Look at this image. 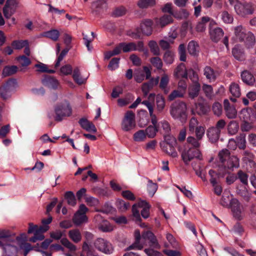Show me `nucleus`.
Returning a JSON list of instances; mask_svg holds the SVG:
<instances>
[{"instance_id":"obj_54","label":"nucleus","mask_w":256,"mask_h":256,"mask_svg":"<svg viewBox=\"0 0 256 256\" xmlns=\"http://www.w3.org/2000/svg\"><path fill=\"white\" fill-rule=\"evenodd\" d=\"M237 178L244 185H248V176L242 170H239L237 174Z\"/></svg>"},{"instance_id":"obj_43","label":"nucleus","mask_w":256,"mask_h":256,"mask_svg":"<svg viewBox=\"0 0 256 256\" xmlns=\"http://www.w3.org/2000/svg\"><path fill=\"white\" fill-rule=\"evenodd\" d=\"M146 138V135L144 130H139L133 135V139L135 142H141L144 141Z\"/></svg>"},{"instance_id":"obj_21","label":"nucleus","mask_w":256,"mask_h":256,"mask_svg":"<svg viewBox=\"0 0 256 256\" xmlns=\"http://www.w3.org/2000/svg\"><path fill=\"white\" fill-rule=\"evenodd\" d=\"M79 124L81 127L88 132H96L97 130L94 124L87 119L82 118L80 120Z\"/></svg>"},{"instance_id":"obj_49","label":"nucleus","mask_w":256,"mask_h":256,"mask_svg":"<svg viewBox=\"0 0 256 256\" xmlns=\"http://www.w3.org/2000/svg\"><path fill=\"white\" fill-rule=\"evenodd\" d=\"M202 89L207 98H212L214 96L213 88L210 85L204 84L202 86Z\"/></svg>"},{"instance_id":"obj_5","label":"nucleus","mask_w":256,"mask_h":256,"mask_svg":"<svg viewBox=\"0 0 256 256\" xmlns=\"http://www.w3.org/2000/svg\"><path fill=\"white\" fill-rule=\"evenodd\" d=\"M150 206L149 204L144 200H140L137 203L134 204L132 206V212L134 220L140 222L141 220L138 208H142L141 215L144 218H147L150 216Z\"/></svg>"},{"instance_id":"obj_10","label":"nucleus","mask_w":256,"mask_h":256,"mask_svg":"<svg viewBox=\"0 0 256 256\" xmlns=\"http://www.w3.org/2000/svg\"><path fill=\"white\" fill-rule=\"evenodd\" d=\"M88 211V208L83 204L80 205L78 210L74 214L72 221L76 226L88 222V218L86 213Z\"/></svg>"},{"instance_id":"obj_19","label":"nucleus","mask_w":256,"mask_h":256,"mask_svg":"<svg viewBox=\"0 0 256 256\" xmlns=\"http://www.w3.org/2000/svg\"><path fill=\"white\" fill-rule=\"evenodd\" d=\"M224 105L226 116L228 118H236L237 116V111L235 106L233 104H230L228 100H224Z\"/></svg>"},{"instance_id":"obj_17","label":"nucleus","mask_w":256,"mask_h":256,"mask_svg":"<svg viewBox=\"0 0 256 256\" xmlns=\"http://www.w3.org/2000/svg\"><path fill=\"white\" fill-rule=\"evenodd\" d=\"M18 0H7L3 9L4 14L6 18H9L14 14L18 6Z\"/></svg>"},{"instance_id":"obj_6","label":"nucleus","mask_w":256,"mask_h":256,"mask_svg":"<svg viewBox=\"0 0 256 256\" xmlns=\"http://www.w3.org/2000/svg\"><path fill=\"white\" fill-rule=\"evenodd\" d=\"M54 120L60 122L66 117L70 116L72 114V108L66 100L57 104L54 108Z\"/></svg>"},{"instance_id":"obj_30","label":"nucleus","mask_w":256,"mask_h":256,"mask_svg":"<svg viewBox=\"0 0 256 256\" xmlns=\"http://www.w3.org/2000/svg\"><path fill=\"white\" fill-rule=\"evenodd\" d=\"M232 54L236 60L242 61L245 59V54L243 48L239 46H236L232 49Z\"/></svg>"},{"instance_id":"obj_31","label":"nucleus","mask_w":256,"mask_h":256,"mask_svg":"<svg viewBox=\"0 0 256 256\" xmlns=\"http://www.w3.org/2000/svg\"><path fill=\"white\" fill-rule=\"evenodd\" d=\"M42 36L46 38H48L53 41L56 42L58 40L60 33L58 30L53 29L44 32Z\"/></svg>"},{"instance_id":"obj_64","label":"nucleus","mask_w":256,"mask_h":256,"mask_svg":"<svg viewBox=\"0 0 256 256\" xmlns=\"http://www.w3.org/2000/svg\"><path fill=\"white\" fill-rule=\"evenodd\" d=\"M72 67L70 64H66L62 66L60 69V74L64 76L72 74Z\"/></svg>"},{"instance_id":"obj_23","label":"nucleus","mask_w":256,"mask_h":256,"mask_svg":"<svg viewBox=\"0 0 256 256\" xmlns=\"http://www.w3.org/2000/svg\"><path fill=\"white\" fill-rule=\"evenodd\" d=\"M43 85L50 88L56 89L59 86L58 81L51 76H46L42 80Z\"/></svg>"},{"instance_id":"obj_61","label":"nucleus","mask_w":256,"mask_h":256,"mask_svg":"<svg viewBox=\"0 0 256 256\" xmlns=\"http://www.w3.org/2000/svg\"><path fill=\"white\" fill-rule=\"evenodd\" d=\"M164 60L168 64H172L174 60V54L171 51H166L164 54Z\"/></svg>"},{"instance_id":"obj_63","label":"nucleus","mask_w":256,"mask_h":256,"mask_svg":"<svg viewBox=\"0 0 256 256\" xmlns=\"http://www.w3.org/2000/svg\"><path fill=\"white\" fill-rule=\"evenodd\" d=\"M184 93L178 89L174 90L168 96V100H173L177 98H181L184 96Z\"/></svg>"},{"instance_id":"obj_26","label":"nucleus","mask_w":256,"mask_h":256,"mask_svg":"<svg viewBox=\"0 0 256 256\" xmlns=\"http://www.w3.org/2000/svg\"><path fill=\"white\" fill-rule=\"evenodd\" d=\"M174 76L178 78H187L188 72L184 64L182 63L176 67L174 72Z\"/></svg>"},{"instance_id":"obj_40","label":"nucleus","mask_w":256,"mask_h":256,"mask_svg":"<svg viewBox=\"0 0 256 256\" xmlns=\"http://www.w3.org/2000/svg\"><path fill=\"white\" fill-rule=\"evenodd\" d=\"M230 94L236 98H238L240 96V89L238 84L232 82L229 87Z\"/></svg>"},{"instance_id":"obj_57","label":"nucleus","mask_w":256,"mask_h":256,"mask_svg":"<svg viewBox=\"0 0 256 256\" xmlns=\"http://www.w3.org/2000/svg\"><path fill=\"white\" fill-rule=\"evenodd\" d=\"M62 244L65 247L68 248L71 252H74L76 250V247L75 245L72 244L67 238H63L60 240Z\"/></svg>"},{"instance_id":"obj_60","label":"nucleus","mask_w":256,"mask_h":256,"mask_svg":"<svg viewBox=\"0 0 256 256\" xmlns=\"http://www.w3.org/2000/svg\"><path fill=\"white\" fill-rule=\"evenodd\" d=\"M150 62L152 65L157 69L160 70L162 66V60L158 56L153 57L150 58Z\"/></svg>"},{"instance_id":"obj_46","label":"nucleus","mask_w":256,"mask_h":256,"mask_svg":"<svg viewBox=\"0 0 256 256\" xmlns=\"http://www.w3.org/2000/svg\"><path fill=\"white\" fill-rule=\"evenodd\" d=\"M166 238L170 244L166 243L164 244L165 247L168 248L170 246H171L172 248H177L178 246V242L176 241V239L174 238L172 235L168 233L166 235Z\"/></svg>"},{"instance_id":"obj_24","label":"nucleus","mask_w":256,"mask_h":256,"mask_svg":"<svg viewBox=\"0 0 256 256\" xmlns=\"http://www.w3.org/2000/svg\"><path fill=\"white\" fill-rule=\"evenodd\" d=\"M159 82V78L158 77L156 78H152L148 82L144 83L142 84V90L144 93V96H147L149 91L153 88L154 86H156L158 84Z\"/></svg>"},{"instance_id":"obj_11","label":"nucleus","mask_w":256,"mask_h":256,"mask_svg":"<svg viewBox=\"0 0 256 256\" xmlns=\"http://www.w3.org/2000/svg\"><path fill=\"white\" fill-rule=\"evenodd\" d=\"M193 76L190 78L192 83L189 86L188 91V96L192 98L198 96L200 88V85L198 82V74L192 71Z\"/></svg>"},{"instance_id":"obj_59","label":"nucleus","mask_w":256,"mask_h":256,"mask_svg":"<svg viewBox=\"0 0 256 256\" xmlns=\"http://www.w3.org/2000/svg\"><path fill=\"white\" fill-rule=\"evenodd\" d=\"M118 208L121 212H124L128 210L130 206L128 203L122 200H118L116 202Z\"/></svg>"},{"instance_id":"obj_36","label":"nucleus","mask_w":256,"mask_h":256,"mask_svg":"<svg viewBox=\"0 0 256 256\" xmlns=\"http://www.w3.org/2000/svg\"><path fill=\"white\" fill-rule=\"evenodd\" d=\"M169 82V77L167 74H164L162 77L160 83V88L164 90L165 94L168 93L169 88H167Z\"/></svg>"},{"instance_id":"obj_39","label":"nucleus","mask_w":256,"mask_h":256,"mask_svg":"<svg viewBox=\"0 0 256 256\" xmlns=\"http://www.w3.org/2000/svg\"><path fill=\"white\" fill-rule=\"evenodd\" d=\"M28 40H15L12 42L11 46L14 49L19 50L28 46Z\"/></svg>"},{"instance_id":"obj_18","label":"nucleus","mask_w":256,"mask_h":256,"mask_svg":"<svg viewBox=\"0 0 256 256\" xmlns=\"http://www.w3.org/2000/svg\"><path fill=\"white\" fill-rule=\"evenodd\" d=\"M121 46L124 52H127L133 50L142 51L144 49V43L139 41L137 43H121Z\"/></svg>"},{"instance_id":"obj_8","label":"nucleus","mask_w":256,"mask_h":256,"mask_svg":"<svg viewBox=\"0 0 256 256\" xmlns=\"http://www.w3.org/2000/svg\"><path fill=\"white\" fill-rule=\"evenodd\" d=\"M135 114L131 110L126 112L122 118L121 124L122 130L129 132L136 126Z\"/></svg>"},{"instance_id":"obj_20","label":"nucleus","mask_w":256,"mask_h":256,"mask_svg":"<svg viewBox=\"0 0 256 256\" xmlns=\"http://www.w3.org/2000/svg\"><path fill=\"white\" fill-rule=\"evenodd\" d=\"M234 38L236 40H244L248 33L246 32V30L244 26H242V25L236 26L234 28Z\"/></svg>"},{"instance_id":"obj_35","label":"nucleus","mask_w":256,"mask_h":256,"mask_svg":"<svg viewBox=\"0 0 256 256\" xmlns=\"http://www.w3.org/2000/svg\"><path fill=\"white\" fill-rule=\"evenodd\" d=\"M204 74L206 78L211 82L214 81L216 78V74L214 70L210 66H206L204 70Z\"/></svg>"},{"instance_id":"obj_32","label":"nucleus","mask_w":256,"mask_h":256,"mask_svg":"<svg viewBox=\"0 0 256 256\" xmlns=\"http://www.w3.org/2000/svg\"><path fill=\"white\" fill-rule=\"evenodd\" d=\"M68 236L75 243L80 242L82 238V234L78 229H74L68 232Z\"/></svg>"},{"instance_id":"obj_22","label":"nucleus","mask_w":256,"mask_h":256,"mask_svg":"<svg viewBox=\"0 0 256 256\" xmlns=\"http://www.w3.org/2000/svg\"><path fill=\"white\" fill-rule=\"evenodd\" d=\"M224 34V31L220 28H210V35L211 40L214 42H218Z\"/></svg>"},{"instance_id":"obj_2","label":"nucleus","mask_w":256,"mask_h":256,"mask_svg":"<svg viewBox=\"0 0 256 256\" xmlns=\"http://www.w3.org/2000/svg\"><path fill=\"white\" fill-rule=\"evenodd\" d=\"M233 6L236 14L240 17L247 18L254 14L255 11L254 4L250 2L244 0H227Z\"/></svg>"},{"instance_id":"obj_45","label":"nucleus","mask_w":256,"mask_h":256,"mask_svg":"<svg viewBox=\"0 0 256 256\" xmlns=\"http://www.w3.org/2000/svg\"><path fill=\"white\" fill-rule=\"evenodd\" d=\"M220 16L222 22L226 24H231L234 20L232 16L226 10L222 12Z\"/></svg>"},{"instance_id":"obj_14","label":"nucleus","mask_w":256,"mask_h":256,"mask_svg":"<svg viewBox=\"0 0 256 256\" xmlns=\"http://www.w3.org/2000/svg\"><path fill=\"white\" fill-rule=\"evenodd\" d=\"M94 246L98 250L106 254H110L114 251L112 244L106 240L99 238L94 242Z\"/></svg>"},{"instance_id":"obj_29","label":"nucleus","mask_w":256,"mask_h":256,"mask_svg":"<svg viewBox=\"0 0 256 256\" xmlns=\"http://www.w3.org/2000/svg\"><path fill=\"white\" fill-rule=\"evenodd\" d=\"M72 78L74 81L79 85L84 84L87 80V78H84L80 75V69L78 67L75 68L73 70Z\"/></svg>"},{"instance_id":"obj_34","label":"nucleus","mask_w":256,"mask_h":256,"mask_svg":"<svg viewBox=\"0 0 256 256\" xmlns=\"http://www.w3.org/2000/svg\"><path fill=\"white\" fill-rule=\"evenodd\" d=\"M244 41L248 49L252 48L256 42L255 37L252 33L248 32Z\"/></svg>"},{"instance_id":"obj_48","label":"nucleus","mask_w":256,"mask_h":256,"mask_svg":"<svg viewBox=\"0 0 256 256\" xmlns=\"http://www.w3.org/2000/svg\"><path fill=\"white\" fill-rule=\"evenodd\" d=\"M236 141L239 148L244 150L246 148V140L245 134H240L236 137Z\"/></svg>"},{"instance_id":"obj_58","label":"nucleus","mask_w":256,"mask_h":256,"mask_svg":"<svg viewBox=\"0 0 256 256\" xmlns=\"http://www.w3.org/2000/svg\"><path fill=\"white\" fill-rule=\"evenodd\" d=\"M160 144L164 145H176V140L173 136L168 134L164 136V140Z\"/></svg>"},{"instance_id":"obj_13","label":"nucleus","mask_w":256,"mask_h":256,"mask_svg":"<svg viewBox=\"0 0 256 256\" xmlns=\"http://www.w3.org/2000/svg\"><path fill=\"white\" fill-rule=\"evenodd\" d=\"M230 208L234 216L238 219L241 220L244 216V210L242 205L236 198L231 200Z\"/></svg>"},{"instance_id":"obj_33","label":"nucleus","mask_w":256,"mask_h":256,"mask_svg":"<svg viewBox=\"0 0 256 256\" xmlns=\"http://www.w3.org/2000/svg\"><path fill=\"white\" fill-rule=\"evenodd\" d=\"M160 146L162 150L168 155L173 158H176L178 156V153L175 149L176 145H164L160 144Z\"/></svg>"},{"instance_id":"obj_38","label":"nucleus","mask_w":256,"mask_h":256,"mask_svg":"<svg viewBox=\"0 0 256 256\" xmlns=\"http://www.w3.org/2000/svg\"><path fill=\"white\" fill-rule=\"evenodd\" d=\"M156 110L158 112H162L165 107V100L164 96L160 94L156 96Z\"/></svg>"},{"instance_id":"obj_47","label":"nucleus","mask_w":256,"mask_h":256,"mask_svg":"<svg viewBox=\"0 0 256 256\" xmlns=\"http://www.w3.org/2000/svg\"><path fill=\"white\" fill-rule=\"evenodd\" d=\"M64 197L69 205L74 206L76 204V198L72 192H66L65 193Z\"/></svg>"},{"instance_id":"obj_41","label":"nucleus","mask_w":256,"mask_h":256,"mask_svg":"<svg viewBox=\"0 0 256 256\" xmlns=\"http://www.w3.org/2000/svg\"><path fill=\"white\" fill-rule=\"evenodd\" d=\"M12 81L10 80L6 82V84L0 88V96L4 100L7 99L10 96V87L9 85Z\"/></svg>"},{"instance_id":"obj_42","label":"nucleus","mask_w":256,"mask_h":256,"mask_svg":"<svg viewBox=\"0 0 256 256\" xmlns=\"http://www.w3.org/2000/svg\"><path fill=\"white\" fill-rule=\"evenodd\" d=\"M252 112V110L251 108H244L240 112L239 117L244 121H248L250 120Z\"/></svg>"},{"instance_id":"obj_9","label":"nucleus","mask_w":256,"mask_h":256,"mask_svg":"<svg viewBox=\"0 0 256 256\" xmlns=\"http://www.w3.org/2000/svg\"><path fill=\"white\" fill-rule=\"evenodd\" d=\"M152 22L150 20H143L140 25V30H137L136 32H132L130 36L134 38H138L140 36L142 32L146 36H150L152 34Z\"/></svg>"},{"instance_id":"obj_12","label":"nucleus","mask_w":256,"mask_h":256,"mask_svg":"<svg viewBox=\"0 0 256 256\" xmlns=\"http://www.w3.org/2000/svg\"><path fill=\"white\" fill-rule=\"evenodd\" d=\"M200 151L194 148H190L188 150L186 148L182 154V159L186 164L194 158H200Z\"/></svg>"},{"instance_id":"obj_15","label":"nucleus","mask_w":256,"mask_h":256,"mask_svg":"<svg viewBox=\"0 0 256 256\" xmlns=\"http://www.w3.org/2000/svg\"><path fill=\"white\" fill-rule=\"evenodd\" d=\"M94 221L98 229L103 232H110L114 230V226L106 220H104L100 214L95 216Z\"/></svg>"},{"instance_id":"obj_27","label":"nucleus","mask_w":256,"mask_h":256,"mask_svg":"<svg viewBox=\"0 0 256 256\" xmlns=\"http://www.w3.org/2000/svg\"><path fill=\"white\" fill-rule=\"evenodd\" d=\"M220 133L214 127H212L208 130L207 136L212 142H215L218 140Z\"/></svg>"},{"instance_id":"obj_28","label":"nucleus","mask_w":256,"mask_h":256,"mask_svg":"<svg viewBox=\"0 0 256 256\" xmlns=\"http://www.w3.org/2000/svg\"><path fill=\"white\" fill-rule=\"evenodd\" d=\"M173 21L171 16L164 14L160 18L156 19V23L157 26L160 27H164L172 23Z\"/></svg>"},{"instance_id":"obj_52","label":"nucleus","mask_w":256,"mask_h":256,"mask_svg":"<svg viewBox=\"0 0 256 256\" xmlns=\"http://www.w3.org/2000/svg\"><path fill=\"white\" fill-rule=\"evenodd\" d=\"M188 52L192 55H195L198 52V44L194 42L191 41L188 43Z\"/></svg>"},{"instance_id":"obj_55","label":"nucleus","mask_w":256,"mask_h":256,"mask_svg":"<svg viewBox=\"0 0 256 256\" xmlns=\"http://www.w3.org/2000/svg\"><path fill=\"white\" fill-rule=\"evenodd\" d=\"M186 141L188 144L193 146L192 148H197L200 147V140L197 138H195L194 136H188L187 138Z\"/></svg>"},{"instance_id":"obj_51","label":"nucleus","mask_w":256,"mask_h":256,"mask_svg":"<svg viewBox=\"0 0 256 256\" xmlns=\"http://www.w3.org/2000/svg\"><path fill=\"white\" fill-rule=\"evenodd\" d=\"M17 70L18 68L16 66H7L4 68L2 74L4 76H10L16 73L17 72Z\"/></svg>"},{"instance_id":"obj_44","label":"nucleus","mask_w":256,"mask_h":256,"mask_svg":"<svg viewBox=\"0 0 256 256\" xmlns=\"http://www.w3.org/2000/svg\"><path fill=\"white\" fill-rule=\"evenodd\" d=\"M148 46L150 52L155 56H159L160 54V49L157 42L154 40H150Z\"/></svg>"},{"instance_id":"obj_56","label":"nucleus","mask_w":256,"mask_h":256,"mask_svg":"<svg viewBox=\"0 0 256 256\" xmlns=\"http://www.w3.org/2000/svg\"><path fill=\"white\" fill-rule=\"evenodd\" d=\"M82 249V253L80 256H94L87 242H84Z\"/></svg>"},{"instance_id":"obj_7","label":"nucleus","mask_w":256,"mask_h":256,"mask_svg":"<svg viewBox=\"0 0 256 256\" xmlns=\"http://www.w3.org/2000/svg\"><path fill=\"white\" fill-rule=\"evenodd\" d=\"M186 105L182 102H175L171 106L170 114L174 119L185 122L187 118Z\"/></svg>"},{"instance_id":"obj_62","label":"nucleus","mask_w":256,"mask_h":256,"mask_svg":"<svg viewBox=\"0 0 256 256\" xmlns=\"http://www.w3.org/2000/svg\"><path fill=\"white\" fill-rule=\"evenodd\" d=\"M157 188L158 186L156 184L152 182L150 180L148 181V191L151 196H152L154 195L157 190Z\"/></svg>"},{"instance_id":"obj_3","label":"nucleus","mask_w":256,"mask_h":256,"mask_svg":"<svg viewBox=\"0 0 256 256\" xmlns=\"http://www.w3.org/2000/svg\"><path fill=\"white\" fill-rule=\"evenodd\" d=\"M155 98V94L154 93L150 94L148 96V100H144L142 104L145 105L148 108L150 117L151 118V122L153 126H148L144 130L146 136L150 138H154L156 132H158V119L156 116L154 114V107L150 101L153 102Z\"/></svg>"},{"instance_id":"obj_4","label":"nucleus","mask_w":256,"mask_h":256,"mask_svg":"<svg viewBox=\"0 0 256 256\" xmlns=\"http://www.w3.org/2000/svg\"><path fill=\"white\" fill-rule=\"evenodd\" d=\"M220 160L222 162V166L225 169L233 170L234 168H238L240 166L239 158L234 156H230L228 150H223L218 154Z\"/></svg>"},{"instance_id":"obj_25","label":"nucleus","mask_w":256,"mask_h":256,"mask_svg":"<svg viewBox=\"0 0 256 256\" xmlns=\"http://www.w3.org/2000/svg\"><path fill=\"white\" fill-rule=\"evenodd\" d=\"M241 78L242 82L246 84L254 86L255 82V78L248 71L244 70L241 74Z\"/></svg>"},{"instance_id":"obj_50","label":"nucleus","mask_w":256,"mask_h":256,"mask_svg":"<svg viewBox=\"0 0 256 256\" xmlns=\"http://www.w3.org/2000/svg\"><path fill=\"white\" fill-rule=\"evenodd\" d=\"M239 128L238 124L236 121L230 122L228 125V133L232 135L236 134Z\"/></svg>"},{"instance_id":"obj_53","label":"nucleus","mask_w":256,"mask_h":256,"mask_svg":"<svg viewBox=\"0 0 256 256\" xmlns=\"http://www.w3.org/2000/svg\"><path fill=\"white\" fill-rule=\"evenodd\" d=\"M208 110V108L202 103H199L196 105V112L199 115L204 114Z\"/></svg>"},{"instance_id":"obj_37","label":"nucleus","mask_w":256,"mask_h":256,"mask_svg":"<svg viewBox=\"0 0 256 256\" xmlns=\"http://www.w3.org/2000/svg\"><path fill=\"white\" fill-rule=\"evenodd\" d=\"M156 4V0H138L137 5L140 8H146Z\"/></svg>"},{"instance_id":"obj_16","label":"nucleus","mask_w":256,"mask_h":256,"mask_svg":"<svg viewBox=\"0 0 256 256\" xmlns=\"http://www.w3.org/2000/svg\"><path fill=\"white\" fill-rule=\"evenodd\" d=\"M48 229V226H38L37 225H34L32 223H30L28 232V234L34 233V235L37 237L42 236L43 240L44 238L43 233L46 232Z\"/></svg>"},{"instance_id":"obj_1","label":"nucleus","mask_w":256,"mask_h":256,"mask_svg":"<svg viewBox=\"0 0 256 256\" xmlns=\"http://www.w3.org/2000/svg\"><path fill=\"white\" fill-rule=\"evenodd\" d=\"M134 242L128 248V250L132 249L142 250L145 246H146V241H148L150 246L156 248L160 249V246L158 244V240L154 234L150 232H144L140 235L139 230H136L134 232Z\"/></svg>"}]
</instances>
